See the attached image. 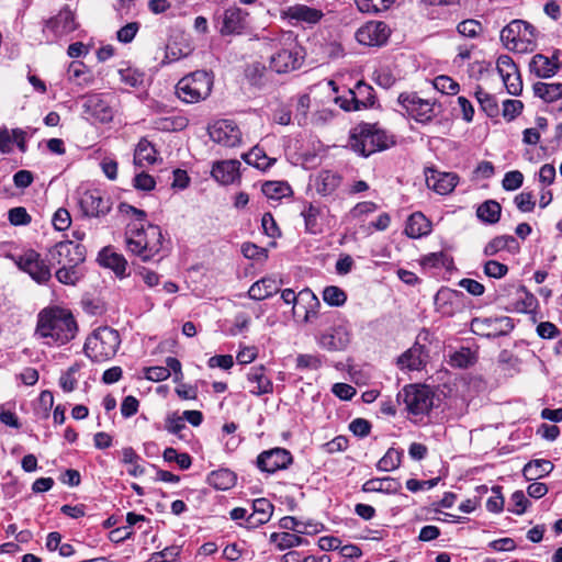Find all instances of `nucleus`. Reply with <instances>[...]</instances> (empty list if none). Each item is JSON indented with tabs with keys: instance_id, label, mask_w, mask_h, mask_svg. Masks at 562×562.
Wrapping results in <instances>:
<instances>
[{
	"instance_id": "nucleus-12",
	"label": "nucleus",
	"mask_w": 562,
	"mask_h": 562,
	"mask_svg": "<svg viewBox=\"0 0 562 562\" xmlns=\"http://www.w3.org/2000/svg\"><path fill=\"white\" fill-rule=\"evenodd\" d=\"M16 265L37 283H46L52 278L49 266L35 250H27L19 257Z\"/></svg>"
},
{
	"instance_id": "nucleus-61",
	"label": "nucleus",
	"mask_w": 562,
	"mask_h": 562,
	"mask_svg": "<svg viewBox=\"0 0 562 562\" xmlns=\"http://www.w3.org/2000/svg\"><path fill=\"white\" fill-rule=\"evenodd\" d=\"M458 32L467 37H476L482 32V24L476 20H464L458 24Z\"/></svg>"
},
{
	"instance_id": "nucleus-2",
	"label": "nucleus",
	"mask_w": 562,
	"mask_h": 562,
	"mask_svg": "<svg viewBox=\"0 0 562 562\" xmlns=\"http://www.w3.org/2000/svg\"><path fill=\"white\" fill-rule=\"evenodd\" d=\"M77 323L74 316L60 308L44 310L38 314L36 333L49 342L64 345L75 338Z\"/></svg>"
},
{
	"instance_id": "nucleus-51",
	"label": "nucleus",
	"mask_w": 562,
	"mask_h": 562,
	"mask_svg": "<svg viewBox=\"0 0 562 562\" xmlns=\"http://www.w3.org/2000/svg\"><path fill=\"white\" fill-rule=\"evenodd\" d=\"M323 300L330 306H342L347 301V294L339 286L328 285L323 291Z\"/></svg>"
},
{
	"instance_id": "nucleus-16",
	"label": "nucleus",
	"mask_w": 562,
	"mask_h": 562,
	"mask_svg": "<svg viewBox=\"0 0 562 562\" xmlns=\"http://www.w3.org/2000/svg\"><path fill=\"white\" fill-rule=\"evenodd\" d=\"M303 63L301 47L291 44L289 47L279 49L270 58V67L278 74H286L296 70Z\"/></svg>"
},
{
	"instance_id": "nucleus-10",
	"label": "nucleus",
	"mask_w": 562,
	"mask_h": 562,
	"mask_svg": "<svg viewBox=\"0 0 562 562\" xmlns=\"http://www.w3.org/2000/svg\"><path fill=\"white\" fill-rule=\"evenodd\" d=\"M398 104L419 123H428L435 116V102L422 99L416 92H403L398 95Z\"/></svg>"
},
{
	"instance_id": "nucleus-42",
	"label": "nucleus",
	"mask_w": 562,
	"mask_h": 562,
	"mask_svg": "<svg viewBox=\"0 0 562 562\" xmlns=\"http://www.w3.org/2000/svg\"><path fill=\"white\" fill-rule=\"evenodd\" d=\"M156 160V149L146 138H142L134 153V162L137 166H144L145 164H153Z\"/></svg>"
},
{
	"instance_id": "nucleus-50",
	"label": "nucleus",
	"mask_w": 562,
	"mask_h": 562,
	"mask_svg": "<svg viewBox=\"0 0 562 562\" xmlns=\"http://www.w3.org/2000/svg\"><path fill=\"white\" fill-rule=\"evenodd\" d=\"M394 0H355L358 9L363 13H379L387 10Z\"/></svg>"
},
{
	"instance_id": "nucleus-19",
	"label": "nucleus",
	"mask_w": 562,
	"mask_h": 562,
	"mask_svg": "<svg viewBox=\"0 0 562 562\" xmlns=\"http://www.w3.org/2000/svg\"><path fill=\"white\" fill-rule=\"evenodd\" d=\"M241 9L232 7L216 18V25L222 35L239 34L246 26V16Z\"/></svg>"
},
{
	"instance_id": "nucleus-47",
	"label": "nucleus",
	"mask_w": 562,
	"mask_h": 562,
	"mask_svg": "<svg viewBox=\"0 0 562 562\" xmlns=\"http://www.w3.org/2000/svg\"><path fill=\"white\" fill-rule=\"evenodd\" d=\"M266 66L259 61L248 65L245 69V77L255 87H262L266 83Z\"/></svg>"
},
{
	"instance_id": "nucleus-1",
	"label": "nucleus",
	"mask_w": 562,
	"mask_h": 562,
	"mask_svg": "<svg viewBox=\"0 0 562 562\" xmlns=\"http://www.w3.org/2000/svg\"><path fill=\"white\" fill-rule=\"evenodd\" d=\"M119 211L125 216L132 217L126 225L125 243L127 251L147 262L159 254L162 247V234L158 225L147 222L145 211L136 209L127 203H121Z\"/></svg>"
},
{
	"instance_id": "nucleus-41",
	"label": "nucleus",
	"mask_w": 562,
	"mask_h": 562,
	"mask_svg": "<svg viewBox=\"0 0 562 562\" xmlns=\"http://www.w3.org/2000/svg\"><path fill=\"white\" fill-rule=\"evenodd\" d=\"M288 16L296 21L317 23L322 19L323 13L307 5H294L288 9Z\"/></svg>"
},
{
	"instance_id": "nucleus-53",
	"label": "nucleus",
	"mask_w": 562,
	"mask_h": 562,
	"mask_svg": "<svg viewBox=\"0 0 562 562\" xmlns=\"http://www.w3.org/2000/svg\"><path fill=\"white\" fill-rule=\"evenodd\" d=\"M476 361L475 355L470 348H461L450 357V364L456 368H469Z\"/></svg>"
},
{
	"instance_id": "nucleus-18",
	"label": "nucleus",
	"mask_w": 562,
	"mask_h": 562,
	"mask_svg": "<svg viewBox=\"0 0 562 562\" xmlns=\"http://www.w3.org/2000/svg\"><path fill=\"white\" fill-rule=\"evenodd\" d=\"M389 36V26L380 21L368 22L356 32V40L366 46H381Z\"/></svg>"
},
{
	"instance_id": "nucleus-37",
	"label": "nucleus",
	"mask_w": 562,
	"mask_h": 562,
	"mask_svg": "<svg viewBox=\"0 0 562 562\" xmlns=\"http://www.w3.org/2000/svg\"><path fill=\"white\" fill-rule=\"evenodd\" d=\"M502 214V206L495 200H486L476 209L477 218L488 225L496 224Z\"/></svg>"
},
{
	"instance_id": "nucleus-24",
	"label": "nucleus",
	"mask_w": 562,
	"mask_h": 562,
	"mask_svg": "<svg viewBox=\"0 0 562 562\" xmlns=\"http://www.w3.org/2000/svg\"><path fill=\"white\" fill-rule=\"evenodd\" d=\"M463 293L449 288H441L435 295L436 310L445 316H452L460 307Z\"/></svg>"
},
{
	"instance_id": "nucleus-40",
	"label": "nucleus",
	"mask_w": 562,
	"mask_h": 562,
	"mask_svg": "<svg viewBox=\"0 0 562 562\" xmlns=\"http://www.w3.org/2000/svg\"><path fill=\"white\" fill-rule=\"evenodd\" d=\"M241 157L246 164L260 170H266L276 162V159L268 157L259 146L252 147L248 153L243 154Z\"/></svg>"
},
{
	"instance_id": "nucleus-9",
	"label": "nucleus",
	"mask_w": 562,
	"mask_h": 562,
	"mask_svg": "<svg viewBox=\"0 0 562 562\" xmlns=\"http://www.w3.org/2000/svg\"><path fill=\"white\" fill-rule=\"evenodd\" d=\"M514 327V321L508 316L475 317L471 321V331L486 338L506 336Z\"/></svg>"
},
{
	"instance_id": "nucleus-15",
	"label": "nucleus",
	"mask_w": 562,
	"mask_h": 562,
	"mask_svg": "<svg viewBox=\"0 0 562 562\" xmlns=\"http://www.w3.org/2000/svg\"><path fill=\"white\" fill-rule=\"evenodd\" d=\"M210 138L222 146L235 147L241 142L239 127L231 120H218L209 126Z\"/></svg>"
},
{
	"instance_id": "nucleus-63",
	"label": "nucleus",
	"mask_w": 562,
	"mask_h": 562,
	"mask_svg": "<svg viewBox=\"0 0 562 562\" xmlns=\"http://www.w3.org/2000/svg\"><path fill=\"white\" fill-rule=\"evenodd\" d=\"M517 209L522 213L532 212L536 206V201L531 192H521L514 199Z\"/></svg>"
},
{
	"instance_id": "nucleus-5",
	"label": "nucleus",
	"mask_w": 562,
	"mask_h": 562,
	"mask_svg": "<svg viewBox=\"0 0 562 562\" xmlns=\"http://www.w3.org/2000/svg\"><path fill=\"white\" fill-rule=\"evenodd\" d=\"M121 344L117 330L99 327L86 340L83 350L93 362H104L115 356Z\"/></svg>"
},
{
	"instance_id": "nucleus-23",
	"label": "nucleus",
	"mask_w": 562,
	"mask_h": 562,
	"mask_svg": "<svg viewBox=\"0 0 562 562\" xmlns=\"http://www.w3.org/2000/svg\"><path fill=\"white\" fill-rule=\"evenodd\" d=\"M321 306L318 297L314 292L306 288L299 292L297 304L293 306L294 315L303 316V321L308 323L317 316Z\"/></svg>"
},
{
	"instance_id": "nucleus-17",
	"label": "nucleus",
	"mask_w": 562,
	"mask_h": 562,
	"mask_svg": "<svg viewBox=\"0 0 562 562\" xmlns=\"http://www.w3.org/2000/svg\"><path fill=\"white\" fill-rule=\"evenodd\" d=\"M293 462L291 452L284 448H273L262 451L257 457V467L261 472L276 473L286 469Z\"/></svg>"
},
{
	"instance_id": "nucleus-64",
	"label": "nucleus",
	"mask_w": 562,
	"mask_h": 562,
	"mask_svg": "<svg viewBox=\"0 0 562 562\" xmlns=\"http://www.w3.org/2000/svg\"><path fill=\"white\" fill-rule=\"evenodd\" d=\"M53 226L56 231H65L67 229L71 224V216L69 212L64 209L59 207L53 215L52 218Z\"/></svg>"
},
{
	"instance_id": "nucleus-62",
	"label": "nucleus",
	"mask_w": 562,
	"mask_h": 562,
	"mask_svg": "<svg viewBox=\"0 0 562 562\" xmlns=\"http://www.w3.org/2000/svg\"><path fill=\"white\" fill-rule=\"evenodd\" d=\"M289 190L290 187L281 182L268 181L262 186V192L271 199L284 196Z\"/></svg>"
},
{
	"instance_id": "nucleus-43",
	"label": "nucleus",
	"mask_w": 562,
	"mask_h": 562,
	"mask_svg": "<svg viewBox=\"0 0 562 562\" xmlns=\"http://www.w3.org/2000/svg\"><path fill=\"white\" fill-rule=\"evenodd\" d=\"M474 95L481 106V110L490 117H495L499 113L497 100L494 95L477 87Z\"/></svg>"
},
{
	"instance_id": "nucleus-3",
	"label": "nucleus",
	"mask_w": 562,
	"mask_h": 562,
	"mask_svg": "<svg viewBox=\"0 0 562 562\" xmlns=\"http://www.w3.org/2000/svg\"><path fill=\"white\" fill-rule=\"evenodd\" d=\"M394 144L393 137L376 124H358L350 133L348 145L357 154L368 157Z\"/></svg>"
},
{
	"instance_id": "nucleus-54",
	"label": "nucleus",
	"mask_w": 562,
	"mask_h": 562,
	"mask_svg": "<svg viewBox=\"0 0 562 562\" xmlns=\"http://www.w3.org/2000/svg\"><path fill=\"white\" fill-rule=\"evenodd\" d=\"M55 276L60 283L67 285H75L80 279L77 267L70 266H60Z\"/></svg>"
},
{
	"instance_id": "nucleus-29",
	"label": "nucleus",
	"mask_w": 562,
	"mask_h": 562,
	"mask_svg": "<svg viewBox=\"0 0 562 562\" xmlns=\"http://www.w3.org/2000/svg\"><path fill=\"white\" fill-rule=\"evenodd\" d=\"M529 67L530 71L533 72L537 77L551 78L558 72L560 68L558 54H553L551 58L542 54H537L531 58Z\"/></svg>"
},
{
	"instance_id": "nucleus-32",
	"label": "nucleus",
	"mask_w": 562,
	"mask_h": 562,
	"mask_svg": "<svg viewBox=\"0 0 562 562\" xmlns=\"http://www.w3.org/2000/svg\"><path fill=\"white\" fill-rule=\"evenodd\" d=\"M401 488V482L390 476L371 479L364 482L362 485V491L367 493L379 492L385 494H396Z\"/></svg>"
},
{
	"instance_id": "nucleus-55",
	"label": "nucleus",
	"mask_w": 562,
	"mask_h": 562,
	"mask_svg": "<svg viewBox=\"0 0 562 562\" xmlns=\"http://www.w3.org/2000/svg\"><path fill=\"white\" fill-rule=\"evenodd\" d=\"M434 88L445 94H457L459 83L448 76H438L434 79Z\"/></svg>"
},
{
	"instance_id": "nucleus-35",
	"label": "nucleus",
	"mask_w": 562,
	"mask_h": 562,
	"mask_svg": "<svg viewBox=\"0 0 562 562\" xmlns=\"http://www.w3.org/2000/svg\"><path fill=\"white\" fill-rule=\"evenodd\" d=\"M341 181V177L331 170L321 171L315 180V189L321 195H329L336 191Z\"/></svg>"
},
{
	"instance_id": "nucleus-36",
	"label": "nucleus",
	"mask_w": 562,
	"mask_h": 562,
	"mask_svg": "<svg viewBox=\"0 0 562 562\" xmlns=\"http://www.w3.org/2000/svg\"><path fill=\"white\" fill-rule=\"evenodd\" d=\"M554 469L550 460L536 459L529 461L522 469V475L527 481H533L548 475Z\"/></svg>"
},
{
	"instance_id": "nucleus-44",
	"label": "nucleus",
	"mask_w": 562,
	"mask_h": 562,
	"mask_svg": "<svg viewBox=\"0 0 562 562\" xmlns=\"http://www.w3.org/2000/svg\"><path fill=\"white\" fill-rule=\"evenodd\" d=\"M270 541L276 543L280 550L291 549L307 543L304 538L290 532H273L270 536Z\"/></svg>"
},
{
	"instance_id": "nucleus-27",
	"label": "nucleus",
	"mask_w": 562,
	"mask_h": 562,
	"mask_svg": "<svg viewBox=\"0 0 562 562\" xmlns=\"http://www.w3.org/2000/svg\"><path fill=\"white\" fill-rule=\"evenodd\" d=\"M247 380L252 384V387L249 390L252 395L261 396L273 392V383L267 376L266 368L262 364L251 367L247 373Z\"/></svg>"
},
{
	"instance_id": "nucleus-48",
	"label": "nucleus",
	"mask_w": 562,
	"mask_h": 562,
	"mask_svg": "<svg viewBox=\"0 0 562 562\" xmlns=\"http://www.w3.org/2000/svg\"><path fill=\"white\" fill-rule=\"evenodd\" d=\"M499 367L507 371L509 375H514L519 372L520 360L512 351L504 349L497 357Z\"/></svg>"
},
{
	"instance_id": "nucleus-14",
	"label": "nucleus",
	"mask_w": 562,
	"mask_h": 562,
	"mask_svg": "<svg viewBox=\"0 0 562 562\" xmlns=\"http://www.w3.org/2000/svg\"><path fill=\"white\" fill-rule=\"evenodd\" d=\"M398 396H403L405 408L413 415L425 414L432 406V397L426 387L407 385Z\"/></svg>"
},
{
	"instance_id": "nucleus-60",
	"label": "nucleus",
	"mask_w": 562,
	"mask_h": 562,
	"mask_svg": "<svg viewBox=\"0 0 562 562\" xmlns=\"http://www.w3.org/2000/svg\"><path fill=\"white\" fill-rule=\"evenodd\" d=\"M484 273L494 279H501L508 272V267L496 260H487L483 266Z\"/></svg>"
},
{
	"instance_id": "nucleus-38",
	"label": "nucleus",
	"mask_w": 562,
	"mask_h": 562,
	"mask_svg": "<svg viewBox=\"0 0 562 562\" xmlns=\"http://www.w3.org/2000/svg\"><path fill=\"white\" fill-rule=\"evenodd\" d=\"M236 474L229 469L212 471L207 476L209 484L220 491L232 488L236 484Z\"/></svg>"
},
{
	"instance_id": "nucleus-26",
	"label": "nucleus",
	"mask_w": 562,
	"mask_h": 562,
	"mask_svg": "<svg viewBox=\"0 0 562 562\" xmlns=\"http://www.w3.org/2000/svg\"><path fill=\"white\" fill-rule=\"evenodd\" d=\"M273 513V505L266 498H257L252 502V513L248 515L246 521L240 524L246 528H257L267 524Z\"/></svg>"
},
{
	"instance_id": "nucleus-39",
	"label": "nucleus",
	"mask_w": 562,
	"mask_h": 562,
	"mask_svg": "<svg viewBox=\"0 0 562 562\" xmlns=\"http://www.w3.org/2000/svg\"><path fill=\"white\" fill-rule=\"evenodd\" d=\"M535 95L542 99L544 102L551 103L562 98V83L561 82H537L533 85Z\"/></svg>"
},
{
	"instance_id": "nucleus-34",
	"label": "nucleus",
	"mask_w": 562,
	"mask_h": 562,
	"mask_svg": "<svg viewBox=\"0 0 562 562\" xmlns=\"http://www.w3.org/2000/svg\"><path fill=\"white\" fill-rule=\"evenodd\" d=\"M280 291L278 281L273 278H262L255 282L248 290L250 299L256 301L265 300Z\"/></svg>"
},
{
	"instance_id": "nucleus-6",
	"label": "nucleus",
	"mask_w": 562,
	"mask_h": 562,
	"mask_svg": "<svg viewBox=\"0 0 562 562\" xmlns=\"http://www.w3.org/2000/svg\"><path fill=\"white\" fill-rule=\"evenodd\" d=\"M535 27L521 20H514L501 31V40L509 49L524 52L533 44Z\"/></svg>"
},
{
	"instance_id": "nucleus-49",
	"label": "nucleus",
	"mask_w": 562,
	"mask_h": 562,
	"mask_svg": "<svg viewBox=\"0 0 562 562\" xmlns=\"http://www.w3.org/2000/svg\"><path fill=\"white\" fill-rule=\"evenodd\" d=\"M280 527L286 530H293L297 533L317 532V525H305L295 517L285 516L280 519Z\"/></svg>"
},
{
	"instance_id": "nucleus-21",
	"label": "nucleus",
	"mask_w": 562,
	"mask_h": 562,
	"mask_svg": "<svg viewBox=\"0 0 562 562\" xmlns=\"http://www.w3.org/2000/svg\"><path fill=\"white\" fill-rule=\"evenodd\" d=\"M459 177L453 172H440L435 169L426 171V183L439 194L451 193L458 184Z\"/></svg>"
},
{
	"instance_id": "nucleus-59",
	"label": "nucleus",
	"mask_w": 562,
	"mask_h": 562,
	"mask_svg": "<svg viewBox=\"0 0 562 562\" xmlns=\"http://www.w3.org/2000/svg\"><path fill=\"white\" fill-rule=\"evenodd\" d=\"M524 175L519 170H513L505 173L502 186L506 191H515L522 186Z\"/></svg>"
},
{
	"instance_id": "nucleus-52",
	"label": "nucleus",
	"mask_w": 562,
	"mask_h": 562,
	"mask_svg": "<svg viewBox=\"0 0 562 562\" xmlns=\"http://www.w3.org/2000/svg\"><path fill=\"white\" fill-rule=\"evenodd\" d=\"M402 453L394 448H390L385 454L378 461L376 468L380 471H393L401 464Z\"/></svg>"
},
{
	"instance_id": "nucleus-56",
	"label": "nucleus",
	"mask_w": 562,
	"mask_h": 562,
	"mask_svg": "<svg viewBox=\"0 0 562 562\" xmlns=\"http://www.w3.org/2000/svg\"><path fill=\"white\" fill-rule=\"evenodd\" d=\"M295 362L299 370H317L322 366V358L318 355L301 353Z\"/></svg>"
},
{
	"instance_id": "nucleus-13",
	"label": "nucleus",
	"mask_w": 562,
	"mask_h": 562,
	"mask_svg": "<svg viewBox=\"0 0 562 562\" xmlns=\"http://www.w3.org/2000/svg\"><path fill=\"white\" fill-rule=\"evenodd\" d=\"M83 113L88 119L99 123H109L114 117V109L109 99L101 93L88 94L83 98Z\"/></svg>"
},
{
	"instance_id": "nucleus-28",
	"label": "nucleus",
	"mask_w": 562,
	"mask_h": 562,
	"mask_svg": "<svg viewBox=\"0 0 562 562\" xmlns=\"http://www.w3.org/2000/svg\"><path fill=\"white\" fill-rule=\"evenodd\" d=\"M45 26L56 36L68 34L77 27L74 13L68 7L60 10L57 15L48 19Z\"/></svg>"
},
{
	"instance_id": "nucleus-11",
	"label": "nucleus",
	"mask_w": 562,
	"mask_h": 562,
	"mask_svg": "<svg viewBox=\"0 0 562 562\" xmlns=\"http://www.w3.org/2000/svg\"><path fill=\"white\" fill-rule=\"evenodd\" d=\"M348 93L349 98H338L336 100L345 111H358L373 106L375 103L373 88L362 80L358 81Z\"/></svg>"
},
{
	"instance_id": "nucleus-8",
	"label": "nucleus",
	"mask_w": 562,
	"mask_h": 562,
	"mask_svg": "<svg viewBox=\"0 0 562 562\" xmlns=\"http://www.w3.org/2000/svg\"><path fill=\"white\" fill-rule=\"evenodd\" d=\"M79 207L85 216H105L112 209L111 198L99 189H88L79 192Z\"/></svg>"
},
{
	"instance_id": "nucleus-22",
	"label": "nucleus",
	"mask_w": 562,
	"mask_h": 562,
	"mask_svg": "<svg viewBox=\"0 0 562 562\" xmlns=\"http://www.w3.org/2000/svg\"><path fill=\"white\" fill-rule=\"evenodd\" d=\"M240 166L237 159L216 161L213 164L211 175L221 184H232L240 178Z\"/></svg>"
},
{
	"instance_id": "nucleus-30",
	"label": "nucleus",
	"mask_w": 562,
	"mask_h": 562,
	"mask_svg": "<svg viewBox=\"0 0 562 562\" xmlns=\"http://www.w3.org/2000/svg\"><path fill=\"white\" fill-rule=\"evenodd\" d=\"M519 245L516 238L512 235H499L492 238L483 249V255L485 257H494L498 255L501 251H508L514 254L518 250Z\"/></svg>"
},
{
	"instance_id": "nucleus-46",
	"label": "nucleus",
	"mask_w": 562,
	"mask_h": 562,
	"mask_svg": "<svg viewBox=\"0 0 562 562\" xmlns=\"http://www.w3.org/2000/svg\"><path fill=\"white\" fill-rule=\"evenodd\" d=\"M518 299L516 301V311L520 313H531L538 306L537 297L527 291L524 285L517 290Z\"/></svg>"
},
{
	"instance_id": "nucleus-45",
	"label": "nucleus",
	"mask_w": 562,
	"mask_h": 562,
	"mask_svg": "<svg viewBox=\"0 0 562 562\" xmlns=\"http://www.w3.org/2000/svg\"><path fill=\"white\" fill-rule=\"evenodd\" d=\"M302 216L305 223V229L310 234H318L322 232L318 218L321 216V209L312 203L304 207Z\"/></svg>"
},
{
	"instance_id": "nucleus-20",
	"label": "nucleus",
	"mask_w": 562,
	"mask_h": 562,
	"mask_svg": "<svg viewBox=\"0 0 562 562\" xmlns=\"http://www.w3.org/2000/svg\"><path fill=\"white\" fill-rule=\"evenodd\" d=\"M351 340V334L346 325H337L323 333L318 339L322 348L328 351L345 350Z\"/></svg>"
},
{
	"instance_id": "nucleus-25",
	"label": "nucleus",
	"mask_w": 562,
	"mask_h": 562,
	"mask_svg": "<svg viewBox=\"0 0 562 562\" xmlns=\"http://www.w3.org/2000/svg\"><path fill=\"white\" fill-rule=\"evenodd\" d=\"M427 358L426 347L416 342L397 359V364L402 369L422 370L426 366Z\"/></svg>"
},
{
	"instance_id": "nucleus-31",
	"label": "nucleus",
	"mask_w": 562,
	"mask_h": 562,
	"mask_svg": "<svg viewBox=\"0 0 562 562\" xmlns=\"http://www.w3.org/2000/svg\"><path fill=\"white\" fill-rule=\"evenodd\" d=\"M100 263L113 270L119 278L126 277L127 261L123 255L114 252L109 247L103 248L99 254Z\"/></svg>"
},
{
	"instance_id": "nucleus-4",
	"label": "nucleus",
	"mask_w": 562,
	"mask_h": 562,
	"mask_svg": "<svg viewBox=\"0 0 562 562\" xmlns=\"http://www.w3.org/2000/svg\"><path fill=\"white\" fill-rule=\"evenodd\" d=\"M214 77L212 72L195 70L182 77L176 85L177 98L187 104H194L206 100L213 89Z\"/></svg>"
},
{
	"instance_id": "nucleus-57",
	"label": "nucleus",
	"mask_w": 562,
	"mask_h": 562,
	"mask_svg": "<svg viewBox=\"0 0 562 562\" xmlns=\"http://www.w3.org/2000/svg\"><path fill=\"white\" fill-rule=\"evenodd\" d=\"M452 262V259L443 251L431 252L426 255L422 263L430 268L448 267Z\"/></svg>"
},
{
	"instance_id": "nucleus-58",
	"label": "nucleus",
	"mask_w": 562,
	"mask_h": 562,
	"mask_svg": "<svg viewBox=\"0 0 562 562\" xmlns=\"http://www.w3.org/2000/svg\"><path fill=\"white\" fill-rule=\"evenodd\" d=\"M8 220L14 226L27 225L32 221L26 209L22 206L10 209L8 212Z\"/></svg>"
},
{
	"instance_id": "nucleus-33",
	"label": "nucleus",
	"mask_w": 562,
	"mask_h": 562,
	"mask_svg": "<svg viewBox=\"0 0 562 562\" xmlns=\"http://www.w3.org/2000/svg\"><path fill=\"white\" fill-rule=\"evenodd\" d=\"M430 232L431 224L423 213L415 212L408 217L405 226V234L408 237L416 239L428 235Z\"/></svg>"
},
{
	"instance_id": "nucleus-7",
	"label": "nucleus",
	"mask_w": 562,
	"mask_h": 562,
	"mask_svg": "<svg viewBox=\"0 0 562 562\" xmlns=\"http://www.w3.org/2000/svg\"><path fill=\"white\" fill-rule=\"evenodd\" d=\"M86 259L85 246L71 240H61L48 251L47 260L55 266L78 267Z\"/></svg>"
}]
</instances>
